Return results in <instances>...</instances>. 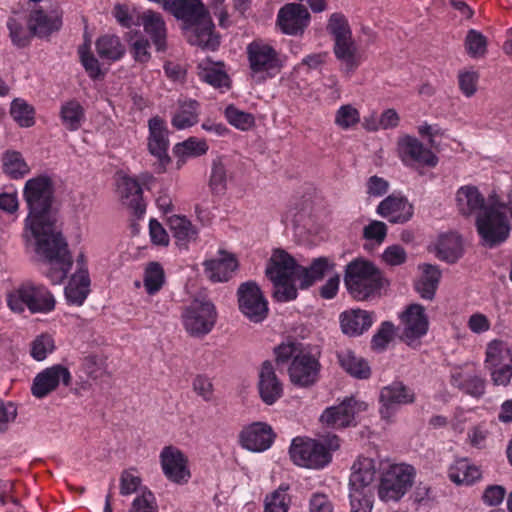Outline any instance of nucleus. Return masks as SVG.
Wrapping results in <instances>:
<instances>
[{
  "label": "nucleus",
  "instance_id": "45",
  "mask_svg": "<svg viewBox=\"0 0 512 512\" xmlns=\"http://www.w3.org/2000/svg\"><path fill=\"white\" fill-rule=\"evenodd\" d=\"M2 165L5 174L13 179L22 178L29 172V166L17 151H6L2 157Z\"/></svg>",
  "mask_w": 512,
  "mask_h": 512
},
{
  "label": "nucleus",
  "instance_id": "7",
  "mask_svg": "<svg viewBox=\"0 0 512 512\" xmlns=\"http://www.w3.org/2000/svg\"><path fill=\"white\" fill-rule=\"evenodd\" d=\"M415 469L407 464L390 466L380 478L378 497L383 502H397L412 487Z\"/></svg>",
  "mask_w": 512,
  "mask_h": 512
},
{
  "label": "nucleus",
  "instance_id": "33",
  "mask_svg": "<svg viewBox=\"0 0 512 512\" xmlns=\"http://www.w3.org/2000/svg\"><path fill=\"white\" fill-rule=\"evenodd\" d=\"M90 278L88 271H76L70 278L64 293L69 304L81 306L89 294Z\"/></svg>",
  "mask_w": 512,
  "mask_h": 512
},
{
  "label": "nucleus",
  "instance_id": "10",
  "mask_svg": "<svg viewBox=\"0 0 512 512\" xmlns=\"http://www.w3.org/2000/svg\"><path fill=\"white\" fill-rule=\"evenodd\" d=\"M398 157L405 167L420 169L434 168L438 164L436 154L416 137L405 135L397 142Z\"/></svg>",
  "mask_w": 512,
  "mask_h": 512
},
{
  "label": "nucleus",
  "instance_id": "21",
  "mask_svg": "<svg viewBox=\"0 0 512 512\" xmlns=\"http://www.w3.org/2000/svg\"><path fill=\"white\" fill-rule=\"evenodd\" d=\"M376 212L391 223L403 224L412 218L413 206L406 197L391 194L379 203Z\"/></svg>",
  "mask_w": 512,
  "mask_h": 512
},
{
  "label": "nucleus",
  "instance_id": "49",
  "mask_svg": "<svg viewBox=\"0 0 512 512\" xmlns=\"http://www.w3.org/2000/svg\"><path fill=\"white\" fill-rule=\"evenodd\" d=\"M487 38L479 31L470 29L465 37L464 46L471 58H481L487 52Z\"/></svg>",
  "mask_w": 512,
  "mask_h": 512
},
{
  "label": "nucleus",
  "instance_id": "11",
  "mask_svg": "<svg viewBox=\"0 0 512 512\" xmlns=\"http://www.w3.org/2000/svg\"><path fill=\"white\" fill-rule=\"evenodd\" d=\"M221 36L216 31L208 7L202 0H194V45L204 51H217Z\"/></svg>",
  "mask_w": 512,
  "mask_h": 512
},
{
  "label": "nucleus",
  "instance_id": "3",
  "mask_svg": "<svg viewBox=\"0 0 512 512\" xmlns=\"http://www.w3.org/2000/svg\"><path fill=\"white\" fill-rule=\"evenodd\" d=\"M301 265L283 249L274 250L266 267V276L273 284L272 297L287 303L298 296L296 282H300Z\"/></svg>",
  "mask_w": 512,
  "mask_h": 512
},
{
  "label": "nucleus",
  "instance_id": "56",
  "mask_svg": "<svg viewBox=\"0 0 512 512\" xmlns=\"http://www.w3.org/2000/svg\"><path fill=\"white\" fill-rule=\"evenodd\" d=\"M334 122L341 129L348 130L360 122V113L350 104L342 105L336 111Z\"/></svg>",
  "mask_w": 512,
  "mask_h": 512
},
{
  "label": "nucleus",
  "instance_id": "17",
  "mask_svg": "<svg viewBox=\"0 0 512 512\" xmlns=\"http://www.w3.org/2000/svg\"><path fill=\"white\" fill-rule=\"evenodd\" d=\"M403 329V338L407 344L424 337L429 329L428 317L420 304H410L400 316Z\"/></svg>",
  "mask_w": 512,
  "mask_h": 512
},
{
  "label": "nucleus",
  "instance_id": "52",
  "mask_svg": "<svg viewBox=\"0 0 512 512\" xmlns=\"http://www.w3.org/2000/svg\"><path fill=\"white\" fill-rule=\"evenodd\" d=\"M326 30L333 40L350 37L352 31L346 16L341 12L332 13L328 19Z\"/></svg>",
  "mask_w": 512,
  "mask_h": 512
},
{
  "label": "nucleus",
  "instance_id": "28",
  "mask_svg": "<svg viewBox=\"0 0 512 512\" xmlns=\"http://www.w3.org/2000/svg\"><path fill=\"white\" fill-rule=\"evenodd\" d=\"M222 254L223 257L220 259L204 262L206 276L215 283L229 281L238 268V261L233 255L224 252Z\"/></svg>",
  "mask_w": 512,
  "mask_h": 512
},
{
  "label": "nucleus",
  "instance_id": "37",
  "mask_svg": "<svg viewBox=\"0 0 512 512\" xmlns=\"http://www.w3.org/2000/svg\"><path fill=\"white\" fill-rule=\"evenodd\" d=\"M459 211L464 216L484 210L485 199L479 190L474 186H463L459 188L456 195Z\"/></svg>",
  "mask_w": 512,
  "mask_h": 512
},
{
  "label": "nucleus",
  "instance_id": "41",
  "mask_svg": "<svg viewBox=\"0 0 512 512\" xmlns=\"http://www.w3.org/2000/svg\"><path fill=\"white\" fill-rule=\"evenodd\" d=\"M333 51L335 57L345 64L348 71H353L359 66L357 48L352 35L334 40Z\"/></svg>",
  "mask_w": 512,
  "mask_h": 512
},
{
  "label": "nucleus",
  "instance_id": "32",
  "mask_svg": "<svg viewBox=\"0 0 512 512\" xmlns=\"http://www.w3.org/2000/svg\"><path fill=\"white\" fill-rule=\"evenodd\" d=\"M145 32L151 37L157 51L166 49V26L159 13L148 10L140 16Z\"/></svg>",
  "mask_w": 512,
  "mask_h": 512
},
{
  "label": "nucleus",
  "instance_id": "20",
  "mask_svg": "<svg viewBox=\"0 0 512 512\" xmlns=\"http://www.w3.org/2000/svg\"><path fill=\"white\" fill-rule=\"evenodd\" d=\"M375 321L373 312L362 309H348L340 313L339 323L343 334L358 337L368 331Z\"/></svg>",
  "mask_w": 512,
  "mask_h": 512
},
{
  "label": "nucleus",
  "instance_id": "50",
  "mask_svg": "<svg viewBox=\"0 0 512 512\" xmlns=\"http://www.w3.org/2000/svg\"><path fill=\"white\" fill-rule=\"evenodd\" d=\"M228 123L235 128L247 131L255 124V118L251 113L242 111L234 105H228L224 112Z\"/></svg>",
  "mask_w": 512,
  "mask_h": 512
},
{
  "label": "nucleus",
  "instance_id": "5",
  "mask_svg": "<svg viewBox=\"0 0 512 512\" xmlns=\"http://www.w3.org/2000/svg\"><path fill=\"white\" fill-rule=\"evenodd\" d=\"M384 283L382 271L368 260L354 259L345 268L344 284L349 294L358 301L380 294Z\"/></svg>",
  "mask_w": 512,
  "mask_h": 512
},
{
  "label": "nucleus",
  "instance_id": "55",
  "mask_svg": "<svg viewBox=\"0 0 512 512\" xmlns=\"http://www.w3.org/2000/svg\"><path fill=\"white\" fill-rule=\"evenodd\" d=\"M128 512H158V504L154 494L147 488L141 489L132 501Z\"/></svg>",
  "mask_w": 512,
  "mask_h": 512
},
{
  "label": "nucleus",
  "instance_id": "54",
  "mask_svg": "<svg viewBox=\"0 0 512 512\" xmlns=\"http://www.w3.org/2000/svg\"><path fill=\"white\" fill-rule=\"evenodd\" d=\"M394 334V324L390 321L382 322L371 339V348L375 351L385 350L393 340Z\"/></svg>",
  "mask_w": 512,
  "mask_h": 512
},
{
  "label": "nucleus",
  "instance_id": "46",
  "mask_svg": "<svg viewBox=\"0 0 512 512\" xmlns=\"http://www.w3.org/2000/svg\"><path fill=\"white\" fill-rule=\"evenodd\" d=\"M10 114L21 127H31L35 123L34 108L21 98H16L12 101Z\"/></svg>",
  "mask_w": 512,
  "mask_h": 512
},
{
  "label": "nucleus",
  "instance_id": "4",
  "mask_svg": "<svg viewBox=\"0 0 512 512\" xmlns=\"http://www.w3.org/2000/svg\"><path fill=\"white\" fill-rule=\"evenodd\" d=\"M341 440L336 434L328 433L319 440L295 437L289 447L292 462L300 467L321 469L332 460V451L340 448Z\"/></svg>",
  "mask_w": 512,
  "mask_h": 512
},
{
  "label": "nucleus",
  "instance_id": "47",
  "mask_svg": "<svg viewBox=\"0 0 512 512\" xmlns=\"http://www.w3.org/2000/svg\"><path fill=\"white\" fill-rule=\"evenodd\" d=\"M288 486L280 485L265 498L264 512H288L291 498L288 494Z\"/></svg>",
  "mask_w": 512,
  "mask_h": 512
},
{
  "label": "nucleus",
  "instance_id": "34",
  "mask_svg": "<svg viewBox=\"0 0 512 512\" xmlns=\"http://www.w3.org/2000/svg\"><path fill=\"white\" fill-rule=\"evenodd\" d=\"M463 254L462 239L457 233H446L439 236L436 244V256L441 261L453 264Z\"/></svg>",
  "mask_w": 512,
  "mask_h": 512
},
{
  "label": "nucleus",
  "instance_id": "26",
  "mask_svg": "<svg viewBox=\"0 0 512 512\" xmlns=\"http://www.w3.org/2000/svg\"><path fill=\"white\" fill-rule=\"evenodd\" d=\"M377 474L375 461L368 457H359L352 466L349 487L352 491L373 492L372 483Z\"/></svg>",
  "mask_w": 512,
  "mask_h": 512
},
{
  "label": "nucleus",
  "instance_id": "59",
  "mask_svg": "<svg viewBox=\"0 0 512 512\" xmlns=\"http://www.w3.org/2000/svg\"><path fill=\"white\" fill-rule=\"evenodd\" d=\"M387 225L378 220H372L363 228V238L376 245H381L387 236Z\"/></svg>",
  "mask_w": 512,
  "mask_h": 512
},
{
  "label": "nucleus",
  "instance_id": "44",
  "mask_svg": "<svg viewBox=\"0 0 512 512\" xmlns=\"http://www.w3.org/2000/svg\"><path fill=\"white\" fill-rule=\"evenodd\" d=\"M96 50L100 58L109 61L120 60L125 53L124 46L119 37L115 35H103L99 37L96 41Z\"/></svg>",
  "mask_w": 512,
  "mask_h": 512
},
{
  "label": "nucleus",
  "instance_id": "43",
  "mask_svg": "<svg viewBox=\"0 0 512 512\" xmlns=\"http://www.w3.org/2000/svg\"><path fill=\"white\" fill-rule=\"evenodd\" d=\"M168 225L180 249L188 250L191 241L192 225L185 216L172 215L168 218Z\"/></svg>",
  "mask_w": 512,
  "mask_h": 512
},
{
  "label": "nucleus",
  "instance_id": "22",
  "mask_svg": "<svg viewBox=\"0 0 512 512\" xmlns=\"http://www.w3.org/2000/svg\"><path fill=\"white\" fill-rule=\"evenodd\" d=\"M62 26V13L57 7L49 10L42 8L35 9L31 12L28 27L33 35L45 37L52 32L57 31Z\"/></svg>",
  "mask_w": 512,
  "mask_h": 512
},
{
  "label": "nucleus",
  "instance_id": "18",
  "mask_svg": "<svg viewBox=\"0 0 512 512\" xmlns=\"http://www.w3.org/2000/svg\"><path fill=\"white\" fill-rule=\"evenodd\" d=\"M450 384L474 398H480L485 393V379L471 366L466 365L452 369Z\"/></svg>",
  "mask_w": 512,
  "mask_h": 512
},
{
  "label": "nucleus",
  "instance_id": "60",
  "mask_svg": "<svg viewBox=\"0 0 512 512\" xmlns=\"http://www.w3.org/2000/svg\"><path fill=\"white\" fill-rule=\"evenodd\" d=\"M7 27L13 44L18 47H24L28 44L30 34L32 33L26 30L22 22L18 21L16 18H9Z\"/></svg>",
  "mask_w": 512,
  "mask_h": 512
},
{
  "label": "nucleus",
  "instance_id": "40",
  "mask_svg": "<svg viewBox=\"0 0 512 512\" xmlns=\"http://www.w3.org/2000/svg\"><path fill=\"white\" fill-rule=\"evenodd\" d=\"M512 362V351L502 340H492L486 348L485 366L492 369Z\"/></svg>",
  "mask_w": 512,
  "mask_h": 512
},
{
  "label": "nucleus",
  "instance_id": "53",
  "mask_svg": "<svg viewBox=\"0 0 512 512\" xmlns=\"http://www.w3.org/2000/svg\"><path fill=\"white\" fill-rule=\"evenodd\" d=\"M163 7L187 27L192 23V0H164Z\"/></svg>",
  "mask_w": 512,
  "mask_h": 512
},
{
  "label": "nucleus",
  "instance_id": "1",
  "mask_svg": "<svg viewBox=\"0 0 512 512\" xmlns=\"http://www.w3.org/2000/svg\"><path fill=\"white\" fill-rule=\"evenodd\" d=\"M23 194L29 209L25 219V231L35 240V251L43 263L42 274L52 284H61L67 277L73 260L68 244L56 225L57 219L52 209V181L47 176L29 179Z\"/></svg>",
  "mask_w": 512,
  "mask_h": 512
},
{
  "label": "nucleus",
  "instance_id": "23",
  "mask_svg": "<svg viewBox=\"0 0 512 512\" xmlns=\"http://www.w3.org/2000/svg\"><path fill=\"white\" fill-rule=\"evenodd\" d=\"M217 311L215 305L206 298L205 293L194 296V337L205 336L216 324Z\"/></svg>",
  "mask_w": 512,
  "mask_h": 512
},
{
  "label": "nucleus",
  "instance_id": "14",
  "mask_svg": "<svg viewBox=\"0 0 512 512\" xmlns=\"http://www.w3.org/2000/svg\"><path fill=\"white\" fill-rule=\"evenodd\" d=\"M363 405V402L357 401L354 397L345 398L340 404L326 408L320 416V421L333 429L354 426L355 414Z\"/></svg>",
  "mask_w": 512,
  "mask_h": 512
},
{
  "label": "nucleus",
  "instance_id": "12",
  "mask_svg": "<svg viewBox=\"0 0 512 512\" xmlns=\"http://www.w3.org/2000/svg\"><path fill=\"white\" fill-rule=\"evenodd\" d=\"M71 382L72 375L69 369L61 364H54L34 377L31 393L34 397L42 399L55 391L60 384L68 387Z\"/></svg>",
  "mask_w": 512,
  "mask_h": 512
},
{
  "label": "nucleus",
  "instance_id": "39",
  "mask_svg": "<svg viewBox=\"0 0 512 512\" xmlns=\"http://www.w3.org/2000/svg\"><path fill=\"white\" fill-rule=\"evenodd\" d=\"M223 63H199L198 77L201 81L215 87L222 88L229 86V76L223 70Z\"/></svg>",
  "mask_w": 512,
  "mask_h": 512
},
{
  "label": "nucleus",
  "instance_id": "9",
  "mask_svg": "<svg viewBox=\"0 0 512 512\" xmlns=\"http://www.w3.org/2000/svg\"><path fill=\"white\" fill-rule=\"evenodd\" d=\"M239 311L251 322H263L269 313L268 301L254 281L241 283L237 289Z\"/></svg>",
  "mask_w": 512,
  "mask_h": 512
},
{
  "label": "nucleus",
  "instance_id": "6",
  "mask_svg": "<svg viewBox=\"0 0 512 512\" xmlns=\"http://www.w3.org/2000/svg\"><path fill=\"white\" fill-rule=\"evenodd\" d=\"M250 72L262 79L276 77L285 67L286 56L271 43L254 39L246 47Z\"/></svg>",
  "mask_w": 512,
  "mask_h": 512
},
{
  "label": "nucleus",
  "instance_id": "16",
  "mask_svg": "<svg viewBox=\"0 0 512 512\" xmlns=\"http://www.w3.org/2000/svg\"><path fill=\"white\" fill-rule=\"evenodd\" d=\"M275 439L272 428L263 422H254L242 429L239 435L240 445L251 452L268 450Z\"/></svg>",
  "mask_w": 512,
  "mask_h": 512
},
{
  "label": "nucleus",
  "instance_id": "64",
  "mask_svg": "<svg viewBox=\"0 0 512 512\" xmlns=\"http://www.w3.org/2000/svg\"><path fill=\"white\" fill-rule=\"evenodd\" d=\"M310 512H333L334 507L328 495L313 493L309 501Z\"/></svg>",
  "mask_w": 512,
  "mask_h": 512
},
{
  "label": "nucleus",
  "instance_id": "57",
  "mask_svg": "<svg viewBox=\"0 0 512 512\" xmlns=\"http://www.w3.org/2000/svg\"><path fill=\"white\" fill-rule=\"evenodd\" d=\"M350 512H372L374 503L373 492H359L357 490L349 492Z\"/></svg>",
  "mask_w": 512,
  "mask_h": 512
},
{
  "label": "nucleus",
  "instance_id": "48",
  "mask_svg": "<svg viewBox=\"0 0 512 512\" xmlns=\"http://www.w3.org/2000/svg\"><path fill=\"white\" fill-rule=\"evenodd\" d=\"M165 281L164 270L157 262H150L144 273V287L148 294L154 295L163 286Z\"/></svg>",
  "mask_w": 512,
  "mask_h": 512
},
{
  "label": "nucleus",
  "instance_id": "8",
  "mask_svg": "<svg viewBox=\"0 0 512 512\" xmlns=\"http://www.w3.org/2000/svg\"><path fill=\"white\" fill-rule=\"evenodd\" d=\"M476 228L479 236L489 247H494L506 241L511 230L505 212L494 205L484 208L478 214Z\"/></svg>",
  "mask_w": 512,
  "mask_h": 512
},
{
  "label": "nucleus",
  "instance_id": "62",
  "mask_svg": "<svg viewBox=\"0 0 512 512\" xmlns=\"http://www.w3.org/2000/svg\"><path fill=\"white\" fill-rule=\"evenodd\" d=\"M172 124L177 129H185L192 125V101H185L180 103L177 111L175 112Z\"/></svg>",
  "mask_w": 512,
  "mask_h": 512
},
{
  "label": "nucleus",
  "instance_id": "36",
  "mask_svg": "<svg viewBox=\"0 0 512 512\" xmlns=\"http://www.w3.org/2000/svg\"><path fill=\"white\" fill-rule=\"evenodd\" d=\"M334 267L335 264L327 257H318L313 259L309 267L301 265L299 287L301 289L309 288L316 281L322 280L329 271L334 269Z\"/></svg>",
  "mask_w": 512,
  "mask_h": 512
},
{
  "label": "nucleus",
  "instance_id": "38",
  "mask_svg": "<svg viewBox=\"0 0 512 512\" xmlns=\"http://www.w3.org/2000/svg\"><path fill=\"white\" fill-rule=\"evenodd\" d=\"M30 280L12 286L5 293L7 307L15 314L29 311Z\"/></svg>",
  "mask_w": 512,
  "mask_h": 512
},
{
  "label": "nucleus",
  "instance_id": "29",
  "mask_svg": "<svg viewBox=\"0 0 512 512\" xmlns=\"http://www.w3.org/2000/svg\"><path fill=\"white\" fill-rule=\"evenodd\" d=\"M447 473L449 480L458 486H472L482 476L480 468L471 464L466 458L456 460L450 465Z\"/></svg>",
  "mask_w": 512,
  "mask_h": 512
},
{
  "label": "nucleus",
  "instance_id": "63",
  "mask_svg": "<svg viewBox=\"0 0 512 512\" xmlns=\"http://www.w3.org/2000/svg\"><path fill=\"white\" fill-rule=\"evenodd\" d=\"M79 55L81 63L86 72L92 79H97L101 76L102 72L98 60L91 54L86 46L79 48Z\"/></svg>",
  "mask_w": 512,
  "mask_h": 512
},
{
  "label": "nucleus",
  "instance_id": "35",
  "mask_svg": "<svg viewBox=\"0 0 512 512\" xmlns=\"http://www.w3.org/2000/svg\"><path fill=\"white\" fill-rule=\"evenodd\" d=\"M420 268L422 274L415 282V290L421 298L432 300L440 283L441 271L437 266L431 264H423Z\"/></svg>",
  "mask_w": 512,
  "mask_h": 512
},
{
  "label": "nucleus",
  "instance_id": "15",
  "mask_svg": "<svg viewBox=\"0 0 512 512\" xmlns=\"http://www.w3.org/2000/svg\"><path fill=\"white\" fill-rule=\"evenodd\" d=\"M415 400L414 392L403 384L395 381L390 385L383 387L380 391L379 401L381 403L380 414L383 419H390L396 406L413 403Z\"/></svg>",
  "mask_w": 512,
  "mask_h": 512
},
{
  "label": "nucleus",
  "instance_id": "61",
  "mask_svg": "<svg viewBox=\"0 0 512 512\" xmlns=\"http://www.w3.org/2000/svg\"><path fill=\"white\" fill-rule=\"evenodd\" d=\"M141 483L142 480L139 476L128 470L123 471L120 476V494L128 496L141 491Z\"/></svg>",
  "mask_w": 512,
  "mask_h": 512
},
{
  "label": "nucleus",
  "instance_id": "58",
  "mask_svg": "<svg viewBox=\"0 0 512 512\" xmlns=\"http://www.w3.org/2000/svg\"><path fill=\"white\" fill-rule=\"evenodd\" d=\"M210 188L216 194L223 193L226 190V169L220 158L213 160Z\"/></svg>",
  "mask_w": 512,
  "mask_h": 512
},
{
  "label": "nucleus",
  "instance_id": "42",
  "mask_svg": "<svg viewBox=\"0 0 512 512\" xmlns=\"http://www.w3.org/2000/svg\"><path fill=\"white\" fill-rule=\"evenodd\" d=\"M62 124L69 131H77L85 121V111L76 100H70L62 104L60 110Z\"/></svg>",
  "mask_w": 512,
  "mask_h": 512
},
{
  "label": "nucleus",
  "instance_id": "24",
  "mask_svg": "<svg viewBox=\"0 0 512 512\" xmlns=\"http://www.w3.org/2000/svg\"><path fill=\"white\" fill-rule=\"evenodd\" d=\"M160 461L165 476L173 482H187L190 472L186 466V459L180 450L173 446L164 447L160 454Z\"/></svg>",
  "mask_w": 512,
  "mask_h": 512
},
{
  "label": "nucleus",
  "instance_id": "31",
  "mask_svg": "<svg viewBox=\"0 0 512 512\" xmlns=\"http://www.w3.org/2000/svg\"><path fill=\"white\" fill-rule=\"evenodd\" d=\"M341 368L357 379H368L371 376V368L368 362L355 354L351 349H341L336 352Z\"/></svg>",
  "mask_w": 512,
  "mask_h": 512
},
{
  "label": "nucleus",
  "instance_id": "13",
  "mask_svg": "<svg viewBox=\"0 0 512 512\" xmlns=\"http://www.w3.org/2000/svg\"><path fill=\"white\" fill-rule=\"evenodd\" d=\"M310 19V13L303 4L287 3L278 11L276 24L283 34L299 36L309 26Z\"/></svg>",
  "mask_w": 512,
  "mask_h": 512
},
{
  "label": "nucleus",
  "instance_id": "30",
  "mask_svg": "<svg viewBox=\"0 0 512 512\" xmlns=\"http://www.w3.org/2000/svg\"><path fill=\"white\" fill-rule=\"evenodd\" d=\"M56 299L43 284L30 280L29 312L31 314H48L55 309Z\"/></svg>",
  "mask_w": 512,
  "mask_h": 512
},
{
  "label": "nucleus",
  "instance_id": "2",
  "mask_svg": "<svg viewBox=\"0 0 512 512\" xmlns=\"http://www.w3.org/2000/svg\"><path fill=\"white\" fill-rule=\"evenodd\" d=\"M274 354L277 364L290 363L288 374L294 385L306 388L318 381L321 364L316 356L302 347V344L282 343L274 349Z\"/></svg>",
  "mask_w": 512,
  "mask_h": 512
},
{
  "label": "nucleus",
  "instance_id": "19",
  "mask_svg": "<svg viewBox=\"0 0 512 512\" xmlns=\"http://www.w3.org/2000/svg\"><path fill=\"white\" fill-rule=\"evenodd\" d=\"M148 128L149 152L160 161L161 165H165L170 161V158L168 156L169 132L166 122L162 118L155 116L148 121Z\"/></svg>",
  "mask_w": 512,
  "mask_h": 512
},
{
  "label": "nucleus",
  "instance_id": "25",
  "mask_svg": "<svg viewBox=\"0 0 512 512\" xmlns=\"http://www.w3.org/2000/svg\"><path fill=\"white\" fill-rule=\"evenodd\" d=\"M258 390L260 398L267 405H273L283 395V385L270 361H264L261 365Z\"/></svg>",
  "mask_w": 512,
  "mask_h": 512
},
{
  "label": "nucleus",
  "instance_id": "51",
  "mask_svg": "<svg viewBox=\"0 0 512 512\" xmlns=\"http://www.w3.org/2000/svg\"><path fill=\"white\" fill-rule=\"evenodd\" d=\"M55 350V342L50 334L38 335L30 345V354L36 361H43Z\"/></svg>",
  "mask_w": 512,
  "mask_h": 512
},
{
  "label": "nucleus",
  "instance_id": "27",
  "mask_svg": "<svg viewBox=\"0 0 512 512\" xmlns=\"http://www.w3.org/2000/svg\"><path fill=\"white\" fill-rule=\"evenodd\" d=\"M117 187L123 205L130 208L134 215L142 216L146 206L139 182L132 177L122 175L117 180Z\"/></svg>",
  "mask_w": 512,
  "mask_h": 512
}]
</instances>
